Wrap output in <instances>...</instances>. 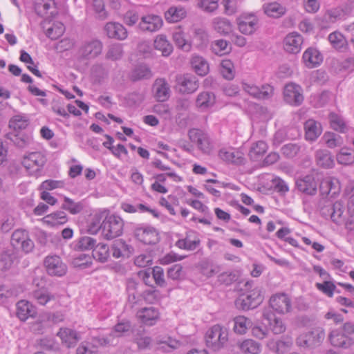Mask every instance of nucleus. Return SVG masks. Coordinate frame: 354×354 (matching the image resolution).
Wrapping results in <instances>:
<instances>
[{"mask_svg":"<svg viewBox=\"0 0 354 354\" xmlns=\"http://www.w3.org/2000/svg\"><path fill=\"white\" fill-rule=\"evenodd\" d=\"M163 25L160 16L149 14L142 16L138 24V29L143 32H154L159 30Z\"/></svg>","mask_w":354,"mask_h":354,"instance_id":"obj_10","label":"nucleus"},{"mask_svg":"<svg viewBox=\"0 0 354 354\" xmlns=\"http://www.w3.org/2000/svg\"><path fill=\"white\" fill-rule=\"evenodd\" d=\"M325 338V330L322 327H317L312 330L299 335L297 339L299 346L314 348L319 346Z\"/></svg>","mask_w":354,"mask_h":354,"instance_id":"obj_4","label":"nucleus"},{"mask_svg":"<svg viewBox=\"0 0 354 354\" xmlns=\"http://www.w3.org/2000/svg\"><path fill=\"white\" fill-rule=\"evenodd\" d=\"M154 97L158 102L167 101L171 94L170 86L165 78H158L153 84Z\"/></svg>","mask_w":354,"mask_h":354,"instance_id":"obj_19","label":"nucleus"},{"mask_svg":"<svg viewBox=\"0 0 354 354\" xmlns=\"http://www.w3.org/2000/svg\"><path fill=\"white\" fill-rule=\"evenodd\" d=\"M47 273L50 276L62 277L67 272V266L57 255L47 256L44 261Z\"/></svg>","mask_w":354,"mask_h":354,"instance_id":"obj_9","label":"nucleus"},{"mask_svg":"<svg viewBox=\"0 0 354 354\" xmlns=\"http://www.w3.org/2000/svg\"><path fill=\"white\" fill-rule=\"evenodd\" d=\"M188 136L192 142L203 153H209L213 149L209 135L200 129L193 128L189 130Z\"/></svg>","mask_w":354,"mask_h":354,"instance_id":"obj_3","label":"nucleus"},{"mask_svg":"<svg viewBox=\"0 0 354 354\" xmlns=\"http://www.w3.org/2000/svg\"><path fill=\"white\" fill-rule=\"evenodd\" d=\"M110 252L115 259L129 258L133 254V248L124 241L118 239L111 245Z\"/></svg>","mask_w":354,"mask_h":354,"instance_id":"obj_21","label":"nucleus"},{"mask_svg":"<svg viewBox=\"0 0 354 354\" xmlns=\"http://www.w3.org/2000/svg\"><path fill=\"white\" fill-rule=\"evenodd\" d=\"M263 317L268 321L270 328L274 334L279 335L285 332L286 327L282 319L276 317L270 310H264L263 312Z\"/></svg>","mask_w":354,"mask_h":354,"instance_id":"obj_22","label":"nucleus"},{"mask_svg":"<svg viewBox=\"0 0 354 354\" xmlns=\"http://www.w3.org/2000/svg\"><path fill=\"white\" fill-rule=\"evenodd\" d=\"M344 195L348 199L347 207L348 212L351 217L354 216V185L353 183L348 184L344 189Z\"/></svg>","mask_w":354,"mask_h":354,"instance_id":"obj_60","label":"nucleus"},{"mask_svg":"<svg viewBox=\"0 0 354 354\" xmlns=\"http://www.w3.org/2000/svg\"><path fill=\"white\" fill-rule=\"evenodd\" d=\"M328 40L331 45L336 49L344 48L346 44L344 35L337 31L330 33L328 35Z\"/></svg>","mask_w":354,"mask_h":354,"instance_id":"obj_59","label":"nucleus"},{"mask_svg":"<svg viewBox=\"0 0 354 354\" xmlns=\"http://www.w3.org/2000/svg\"><path fill=\"white\" fill-rule=\"evenodd\" d=\"M140 19L139 12L136 8L128 9L122 15L123 22L128 26H133Z\"/></svg>","mask_w":354,"mask_h":354,"instance_id":"obj_52","label":"nucleus"},{"mask_svg":"<svg viewBox=\"0 0 354 354\" xmlns=\"http://www.w3.org/2000/svg\"><path fill=\"white\" fill-rule=\"evenodd\" d=\"M233 322V330L234 333L239 335L245 334L248 329L253 325L252 321L244 316H237L234 318Z\"/></svg>","mask_w":354,"mask_h":354,"instance_id":"obj_40","label":"nucleus"},{"mask_svg":"<svg viewBox=\"0 0 354 354\" xmlns=\"http://www.w3.org/2000/svg\"><path fill=\"white\" fill-rule=\"evenodd\" d=\"M213 26L214 30L221 35H226L232 32V24L225 18H215L213 21Z\"/></svg>","mask_w":354,"mask_h":354,"instance_id":"obj_43","label":"nucleus"},{"mask_svg":"<svg viewBox=\"0 0 354 354\" xmlns=\"http://www.w3.org/2000/svg\"><path fill=\"white\" fill-rule=\"evenodd\" d=\"M102 43L98 39L87 40L81 45L79 54L84 59H93L102 53Z\"/></svg>","mask_w":354,"mask_h":354,"instance_id":"obj_8","label":"nucleus"},{"mask_svg":"<svg viewBox=\"0 0 354 354\" xmlns=\"http://www.w3.org/2000/svg\"><path fill=\"white\" fill-rule=\"evenodd\" d=\"M109 253L110 250L106 244H98L93 248L92 256L95 260L104 263L107 261Z\"/></svg>","mask_w":354,"mask_h":354,"instance_id":"obj_46","label":"nucleus"},{"mask_svg":"<svg viewBox=\"0 0 354 354\" xmlns=\"http://www.w3.org/2000/svg\"><path fill=\"white\" fill-rule=\"evenodd\" d=\"M29 124V120L26 116L15 115L10 121V127L15 130L25 129Z\"/></svg>","mask_w":354,"mask_h":354,"instance_id":"obj_63","label":"nucleus"},{"mask_svg":"<svg viewBox=\"0 0 354 354\" xmlns=\"http://www.w3.org/2000/svg\"><path fill=\"white\" fill-rule=\"evenodd\" d=\"M187 12L183 7L171 6L165 12V18L168 23H176L184 19Z\"/></svg>","mask_w":354,"mask_h":354,"instance_id":"obj_36","label":"nucleus"},{"mask_svg":"<svg viewBox=\"0 0 354 354\" xmlns=\"http://www.w3.org/2000/svg\"><path fill=\"white\" fill-rule=\"evenodd\" d=\"M304 130L306 140L310 142L316 140L322 132L321 124L313 119L305 122Z\"/></svg>","mask_w":354,"mask_h":354,"instance_id":"obj_26","label":"nucleus"},{"mask_svg":"<svg viewBox=\"0 0 354 354\" xmlns=\"http://www.w3.org/2000/svg\"><path fill=\"white\" fill-rule=\"evenodd\" d=\"M154 48L160 50L163 56H169L173 51V46L165 35H158L154 40Z\"/></svg>","mask_w":354,"mask_h":354,"instance_id":"obj_41","label":"nucleus"},{"mask_svg":"<svg viewBox=\"0 0 354 354\" xmlns=\"http://www.w3.org/2000/svg\"><path fill=\"white\" fill-rule=\"evenodd\" d=\"M11 244L14 248H20L26 253L34 248V243L29 238L28 232L22 229L16 230L11 236Z\"/></svg>","mask_w":354,"mask_h":354,"instance_id":"obj_11","label":"nucleus"},{"mask_svg":"<svg viewBox=\"0 0 354 354\" xmlns=\"http://www.w3.org/2000/svg\"><path fill=\"white\" fill-rule=\"evenodd\" d=\"M303 44L302 36L297 32L286 35L283 39V47L286 52L297 54L300 52Z\"/></svg>","mask_w":354,"mask_h":354,"instance_id":"obj_18","label":"nucleus"},{"mask_svg":"<svg viewBox=\"0 0 354 354\" xmlns=\"http://www.w3.org/2000/svg\"><path fill=\"white\" fill-rule=\"evenodd\" d=\"M219 156L224 161L236 165H244L246 161L243 153L238 149H221L219 151Z\"/></svg>","mask_w":354,"mask_h":354,"instance_id":"obj_23","label":"nucleus"},{"mask_svg":"<svg viewBox=\"0 0 354 354\" xmlns=\"http://www.w3.org/2000/svg\"><path fill=\"white\" fill-rule=\"evenodd\" d=\"M123 55L122 46L120 44L111 45L108 49L106 57L113 61L120 59Z\"/></svg>","mask_w":354,"mask_h":354,"instance_id":"obj_61","label":"nucleus"},{"mask_svg":"<svg viewBox=\"0 0 354 354\" xmlns=\"http://www.w3.org/2000/svg\"><path fill=\"white\" fill-rule=\"evenodd\" d=\"M295 184L298 191L304 194L314 196L317 193V183L312 175H306L298 178Z\"/></svg>","mask_w":354,"mask_h":354,"instance_id":"obj_17","label":"nucleus"},{"mask_svg":"<svg viewBox=\"0 0 354 354\" xmlns=\"http://www.w3.org/2000/svg\"><path fill=\"white\" fill-rule=\"evenodd\" d=\"M238 347L245 354H259L262 349L261 344L252 339H245L238 342Z\"/></svg>","mask_w":354,"mask_h":354,"instance_id":"obj_32","label":"nucleus"},{"mask_svg":"<svg viewBox=\"0 0 354 354\" xmlns=\"http://www.w3.org/2000/svg\"><path fill=\"white\" fill-rule=\"evenodd\" d=\"M153 74L151 69L145 64L137 66L131 72V80L132 81H138L140 80H148L152 77Z\"/></svg>","mask_w":354,"mask_h":354,"instance_id":"obj_42","label":"nucleus"},{"mask_svg":"<svg viewBox=\"0 0 354 354\" xmlns=\"http://www.w3.org/2000/svg\"><path fill=\"white\" fill-rule=\"evenodd\" d=\"M62 208L69 212L71 214H77L82 212L83 205L80 202L75 203L70 198L65 196Z\"/></svg>","mask_w":354,"mask_h":354,"instance_id":"obj_54","label":"nucleus"},{"mask_svg":"<svg viewBox=\"0 0 354 354\" xmlns=\"http://www.w3.org/2000/svg\"><path fill=\"white\" fill-rule=\"evenodd\" d=\"M198 87V80L193 75L187 73L176 77V88L182 94H192Z\"/></svg>","mask_w":354,"mask_h":354,"instance_id":"obj_6","label":"nucleus"},{"mask_svg":"<svg viewBox=\"0 0 354 354\" xmlns=\"http://www.w3.org/2000/svg\"><path fill=\"white\" fill-rule=\"evenodd\" d=\"M315 158L317 165L322 168L330 169L335 165L331 153L326 149L317 150L315 152Z\"/></svg>","mask_w":354,"mask_h":354,"instance_id":"obj_31","label":"nucleus"},{"mask_svg":"<svg viewBox=\"0 0 354 354\" xmlns=\"http://www.w3.org/2000/svg\"><path fill=\"white\" fill-rule=\"evenodd\" d=\"M57 336L68 348L74 347L80 339L77 333L70 328H61L57 333Z\"/></svg>","mask_w":354,"mask_h":354,"instance_id":"obj_33","label":"nucleus"},{"mask_svg":"<svg viewBox=\"0 0 354 354\" xmlns=\"http://www.w3.org/2000/svg\"><path fill=\"white\" fill-rule=\"evenodd\" d=\"M271 308L279 314H285L291 309V301L285 293L276 294L269 301Z\"/></svg>","mask_w":354,"mask_h":354,"instance_id":"obj_15","label":"nucleus"},{"mask_svg":"<svg viewBox=\"0 0 354 354\" xmlns=\"http://www.w3.org/2000/svg\"><path fill=\"white\" fill-rule=\"evenodd\" d=\"M337 161L341 165H351L354 162V154L348 149L342 148L337 154Z\"/></svg>","mask_w":354,"mask_h":354,"instance_id":"obj_55","label":"nucleus"},{"mask_svg":"<svg viewBox=\"0 0 354 354\" xmlns=\"http://www.w3.org/2000/svg\"><path fill=\"white\" fill-rule=\"evenodd\" d=\"M136 238L146 245L156 244L158 241V234L151 226L140 225L134 230Z\"/></svg>","mask_w":354,"mask_h":354,"instance_id":"obj_14","label":"nucleus"},{"mask_svg":"<svg viewBox=\"0 0 354 354\" xmlns=\"http://www.w3.org/2000/svg\"><path fill=\"white\" fill-rule=\"evenodd\" d=\"M201 241L196 236V232L190 231L186 233L184 239H179L176 241V245L180 248L188 251L196 250L200 245Z\"/></svg>","mask_w":354,"mask_h":354,"instance_id":"obj_25","label":"nucleus"},{"mask_svg":"<svg viewBox=\"0 0 354 354\" xmlns=\"http://www.w3.org/2000/svg\"><path fill=\"white\" fill-rule=\"evenodd\" d=\"M138 317L144 324L153 326L159 319V312L153 307L143 308L138 312Z\"/></svg>","mask_w":354,"mask_h":354,"instance_id":"obj_29","label":"nucleus"},{"mask_svg":"<svg viewBox=\"0 0 354 354\" xmlns=\"http://www.w3.org/2000/svg\"><path fill=\"white\" fill-rule=\"evenodd\" d=\"M172 37L175 44L178 48L185 52H188L191 50V44L185 39V33L180 28L173 32Z\"/></svg>","mask_w":354,"mask_h":354,"instance_id":"obj_44","label":"nucleus"},{"mask_svg":"<svg viewBox=\"0 0 354 354\" xmlns=\"http://www.w3.org/2000/svg\"><path fill=\"white\" fill-rule=\"evenodd\" d=\"M212 49L214 53L218 55H225L230 51L229 43L225 39H217L213 41Z\"/></svg>","mask_w":354,"mask_h":354,"instance_id":"obj_56","label":"nucleus"},{"mask_svg":"<svg viewBox=\"0 0 354 354\" xmlns=\"http://www.w3.org/2000/svg\"><path fill=\"white\" fill-rule=\"evenodd\" d=\"M33 299L39 305L45 306L51 301H55L56 295L51 292L47 288L42 287L32 291Z\"/></svg>","mask_w":354,"mask_h":354,"instance_id":"obj_30","label":"nucleus"},{"mask_svg":"<svg viewBox=\"0 0 354 354\" xmlns=\"http://www.w3.org/2000/svg\"><path fill=\"white\" fill-rule=\"evenodd\" d=\"M205 339L208 348L214 351H218L227 342V330L220 324H215L206 332Z\"/></svg>","mask_w":354,"mask_h":354,"instance_id":"obj_1","label":"nucleus"},{"mask_svg":"<svg viewBox=\"0 0 354 354\" xmlns=\"http://www.w3.org/2000/svg\"><path fill=\"white\" fill-rule=\"evenodd\" d=\"M292 342L290 339H280L274 342L271 348L277 354H283L291 347Z\"/></svg>","mask_w":354,"mask_h":354,"instance_id":"obj_64","label":"nucleus"},{"mask_svg":"<svg viewBox=\"0 0 354 354\" xmlns=\"http://www.w3.org/2000/svg\"><path fill=\"white\" fill-rule=\"evenodd\" d=\"M330 344L335 347L348 348L354 344L353 339L338 330H333L329 334Z\"/></svg>","mask_w":354,"mask_h":354,"instance_id":"obj_24","label":"nucleus"},{"mask_svg":"<svg viewBox=\"0 0 354 354\" xmlns=\"http://www.w3.org/2000/svg\"><path fill=\"white\" fill-rule=\"evenodd\" d=\"M216 102V96L210 91L201 92L196 97V106L201 111H207L212 107Z\"/></svg>","mask_w":354,"mask_h":354,"instance_id":"obj_28","label":"nucleus"},{"mask_svg":"<svg viewBox=\"0 0 354 354\" xmlns=\"http://www.w3.org/2000/svg\"><path fill=\"white\" fill-rule=\"evenodd\" d=\"M338 184L337 179H326L321 183L320 189L322 192L335 194L339 191V187L336 186Z\"/></svg>","mask_w":354,"mask_h":354,"instance_id":"obj_62","label":"nucleus"},{"mask_svg":"<svg viewBox=\"0 0 354 354\" xmlns=\"http://www.w3.org/2000/svg\"><path fill=\"white\" fill-rule=\"evenodd\" d=\"M263 10L267 16L276 19L281 17L286 12V8L275 1L264 3L263 5Z\"/></svg>","mask_w":354,"mask_h":354,"instance_id":"obj_34","label":"nucleus"},{"mask_svg":"<svg viewBox=\"0 0 354 354\" xmlns=\"http://www.w3.org/2000/svg\"><path fill=\"white\" fill-rule=\"evenodd\" d=\"M322 139L329 148H335L343 145V138L338 134L333 132H326L324 134Z\"/></svg>","mask_w":354,"mask_h":354,"instance_id":"obj_50","label":"nucleus"},{"mask_svg":"<svg viewBox=\"0 0 354 354\" xmlns=\"http://www.w3.org/2000/svg\"><path fill=\"white\" fill-rule=\"evenodd\" d=\"M328 211L330 212L332 221L337 225H341L344 222V206L341 201H336L328 207Z\"/></svg>","mask_w":354,"mask_h":354,"instance_id":"obj_35","label":"nucleus"},{"mask_svg":"<svg viewBox=\"0 0 354 354\" xmlns=\"http://www.w3.org/2000/svg\"><path fill=\"white\" fill-rule=\"evenodd\" d=\"M47 161L46 156L41 151L29 153L24 157L22 165L30 172L39 171Z\"/></svg>","mask_w":354,"mask_h":354,"instance_id":"obj_7","label":"nucleus"},{"mask_svg":"<svg viewBox=\"0 0 354 354\" xmlns=\"http://www.w3.org/2000/svg\"><path fill=\"white\" fill-rule=\"evenodd\" d=\"M283 93L285 102L292 106H298L304 102L303 89L299 84L292 82L286 84Z\"/></svg>","mask_w":354,"mask_h":354,"instance_id":"obj_5","label":"nucleus"},{"mask_svg":"<svg viewBox=\"0 0 354 354\" xmlns=\"http://www.w3.org/2000/svg\"><path fill=\"white\" fill-rule=\"evenodd\" d=\"M303 60L308 68H313L319 66L323 61L322 55L315 48L310 47L303 54Z\"/></svg>","mask_w":354,"mask_h":354,"instance_id":"obj_27","label":"nucleus"},{"mask_svg":"<svg viewBox=\"0 0 354 354\" xmlns=\"http://www.w3.org/2000/svg\"><path fill=\"white\" fill-rule=\"evenodd\" d=\"M234 67L230 59H223L221 62V73L226 80H232L234 77Z\"/></svg>","mask_w":354,"mask_h":354,"instance_id":"obj_57","label":"nucleus"},{"mask_svg":"<svg viewBox=\"0 0 354 354\" xmlns=\"http://www.w3.org/2000/svg\"><path fill=\"white\" fill-rule=\"evenodd\" d=\"M104 30L109 38L124 40L128 36L126 28L118 22H108L104 27Z\"/></svg>","mask_w":354,"mask_h":354,"instance_id":"obj_20","label":"nucleus"},{"mask_svg":"<svg viewBox=\"0 0 354 354\" xmlns=\"http://www.w3.org/2000/svg\"><path fill=\"white\" fill-rule=\"evenodd\" d=\"M131 328V323L129 321L122 320L114 326L110 335L116 337H122L129 333Z\"/></svg>","mask_w":354,"mask_h":354,"instance_id":"obj_49","label":"nucleus"},{"mask_svg":"<svg viewBox=\"0 0 354 354\" xmlns=\"http://www.w3.org/2000/svg\"><path fill=\"white\" fill-rule=\"evenodd\" d=\"M191 65L195 73L200 76H205L209 72V64L201 56L193 55L191 59Z\"/></svg>","mask_w":354,"mask_h":354,"instance_id":"obj_38","label":"nucleus"},{"mask_svg":"<svg viewBox=\"0 0 354 354\" xmlns=\"http://www.w3.org/2000/svg\"><path fill=\"white\" fill-rule=\"evenodd\" d=\"M17 256L12 248H7L0 253V270H7L11 268Z\"/></svg>","mask_w":354,"mask_h":354,"instance_id":"obj_39","label":"nucleus"},{"mask_svg":"<svg viewBox=\"0 0 354 354\" xmlns=\"http://www.w3.org/2000/svg\"><path fill=\"white\" fill-rule=\"evenodd\" d=\"M32 305L25 300H21L17 303V316L21 321H26L32 316Z\"/></svg>","mask_w":354,"mask_h":354,"instance_id":"obj_45","label":"nucleus"},{"mask_svg":"<svg viewBox=\"0 0 354 354\" xmlns=\"http://www.w3.org/2000/svg\"><path fill=\"white\" fill-rule=\"evenodd\" d=\"M301 146L296 143H288L281 147L282 154L287 158H293L299 153Z\"/></svg>","mask_w":354,"mask_h":354,"instance_id":"obj_58","label":"nucleus"},{"mask_svg":"<svg viewBox=\"0 0 354 354\" xmlns=\"http://www.w3.org/2000/svg\"><path fill=\"white\" fill-rule=\"evenodd\" d=\"M262 299L260 291L254 289L246 295L238 298L235 304L238 308L248 310L257 307L261 303Z\"/></svg>","mask_w":354,"mask_h":354,"instance_id":"obj_12","label":"nucleus"},{"mask_svg":"<svg viewBox=\"0 0 354 354\" xmlns=\"http://www.w3.org/2000/svg\"><path fill=\"white\" fill-rule=\"evenodd\" d=\"M268 145L266 142L260 140L253 144L249 151V156L253 160H257L267 151Z\"/></svg>","mask_w":354,"mask_h":354,"instance_id":"obj_48","label":"nucleus"},{"mask_svg":"<svg viewBox=\"0 0 354 354\" xmlns=\"http://www.w3.org/2000/svg\"><path fill=\"white\" fill-rule=\"evenodd\" d=\"M96 240L90 236H82L73 243L75 250L84 251L93 250L95 246Z\"/></svg>","mask_w":354,"mask_h":354,"instance_id":"obj_47","label":"nucleus"},{"mask_svg":"<svg viewBox=\"0 0 354 354\" xmlns=\"http://www.w3.org/2000/svg\"><path fill=\"white\" fill-rule=\"evenodd\" d=\"M330 127L339 133H344L348 131V125L344 118L335 113H330L328 115Z\"/></svg>","mask_w":354,"mask_h":354,"instance_id":"obj_37","label":"nucleus"},{"mask_svg":"<svg viewBox=\"0 0 354 354\" xmlns=\"http://www.w3.org/2000/svg\"><path fill=\"white\" fill-rule=\"evenodd\" d=\"M243 90L257 99H268L273 95V87L270 84L263 85L261 88L248 83L243 84Z\"/></svg>","mask_w":354,"mask_h":354,"instance_id":"obj_16","label":"nucleus"},{"mask_svg":"<svg viewBox=\"0 0 354 354\" xmlns=\"http://www.w3.org/2000/svg\"><path fill=\"white\" fill-rule=\"evenodd\" d=\"M259 18L253 13L243 14L238 19V28L244 35H252L259 28Z\"/></svg>","mask_w":354,"mask_h":354,"instance_id":"obj_13","label":"nucleus"},{"mask_svg":"<svg viewBox=\"0 0 354 354\" xmlns=\"http://www.w3.org/2000/svg\"><path fill=\"white\" fill-rule=\"evenodd\" d=\"M348 16L346 10L341 8H336L326 12L325 17L329 22H335L337 20L345 19Z\"/></svg>","mask_w":354,"mask_h":354,"instance_id":"obj_53","label":"nucleus"},{"mask_svg":"<svg viewBox=\"0 0 354 354\" xmlns=\"http://www.w3.org/2000/svg\"><path fill=\"white\" fill-rule=\"evenodd\" d=\"M65 27L59 21H56L46 30V36L52 40H56L59 38L64 32Z\"/></svg>","mask_w":354,"mask_h":354,"instance_id":"obj_51","label":"nucleus"},{"mask_svg":"<svg viewBox=\"0 0 354 354\" xmlns=\"http://www.w3.org/2000/svg\"><path fill=\"white\" fill-rule=\"evenodd\" d=\"M102 234L107 240H111L122 235L124 221L115 214L108 215L100 225Z\"/></svg>","mask_w":354,"mask_h":354,"instance_id":"obj_2","label":"nucleus"}]
</instances>
